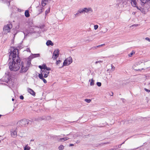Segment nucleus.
<instances>
[{"mask_svg": "<svg viewBox=\"0 0 150 150\" xmlns=\"http://www.w3.org/2000/svg\"><path fill=\"white\" fill-rule=\"evenodd\" d=\"M18 50L15 48L9 52V59L12 58V62H9L8 66L10 70L16 71L19 69L21 67L20 59L18 56Z\"/></svg>", "mask_w": 150, "mask_h": 150, "instance_id": "f257e3e1", "label": "nucleus"}, {"mask_svg": "<svg viewBox=\"0 0 150 150\" xmlns=\"http://www.w3.org/2000/svg\"><path fill=\"white\" fill-rule=\"evenodd\" d=\"M31 65V60L30 59L25 60L24 62L21 63V67L20 72L25 73L27 71Z\"/></svg>", "mask_w": 150, "mask_h": 150, "instance_id": "f03ea898", "label": "nucleus"}, {"mask_svg": "<svg viewBox=\"0 0 150 150\" xmlns=\"http://www.w3.org/2000/svg\"><path fill=\"white\" fill-rule=\"evenodd\" d=\"M31 122L25 119H23L18 121L17 123V127L18 126L21 127H25L28 125L29 124H30Z\"/></svg>", "mask_w": 150, "mask_h": 150, "instance_id": "7ed1b4c3", "label": "nucleus"}, {"mask_svg": "<svg viewBox=\"0 0 150 150\" xmlns=\"http://www.w3.org/2000/svg\"><path fill=\"white\" fill-rule=\"evenodd\" d=\"M12 28V25L11 23L4 25L3 28L4 34H6L10 32Z\"/></svg>", "mask_w": 150, "mask_h": 150, "instance_id": "20e7f679", "label": "nucleus"}, {"mask_svg": "<svg viewBox=\"0 0 150 150\" xmlns=\"http://www.w3.org/2000/svg\"><path fill=\"white\" fill-rule=\"evenodd\" d=\"M17 127L11 129V135L12 137H15L17 136Z\"/></svg>", "mask_w": 150, "mask_h": 150, "instance_id": "39448f33", "label": "nucleus"}, {"mask_svg": "<svg viewBox=\"0 0 150 150\" xmlns=\"http://www.w3.org/2000/svg\"><path fill=\"white\" fill-rule=\"evenodd\" d=\"M72 62V58L71 57H68L64 61L63 64L64 65H69Z\"/></svg>", "mask_w": 150, "mask_h": 150, "instance_id": "423d86ee", "label": "nucleus"}, {"mask_svg": "<svg viewBox=\"0 0 150 150\" xmlns=\"http://www.w3.org/2000/svg\"><path fill=\"white\" fill-rule=\"evenodd\" d=\"M59 53V49H57L55 50L53 54L52 58L54 60L56 59L58 57Z\"/></svg>", "mask_w": 150, "mask_h": 150, "instance_id": "0eeeda50", "label": "nucleus"}, {"mask_svg": "<svg viewBox=\"0 0 150 150\" xmlns=\"http://www.w3.org/2000/svg\"><path fill=\"white\" fill-rule=\"evenodd\" d=\"M49 73V71L44 70L42 71L40 74H42L43 76L44 75V77L46 78L48 76Z\"/></svg>", "mask_w": 150, "mask_h": 150, "instance_id": "6e6552de", "label": "nucleus"}, {"mask_svg": "<svg viewBox=\"0 0 150 150\" xmlns=\"http://www.w3.org/2000/svg\"><path fill=\"white\" fill-rule=\"evenodd\" d=\"M50 119V116H47L46 117L45 116H42V117H39L37 118V121L42 120H49Z\"/></svg>", "mask_w": 150, "mask_h": 150, "instance_id": "1a4fd4ad", "label": "nucleus"}, {"mask_svg": "<svg viewBox=\"0 0 150 150\" xmlns=\"http://www.w3.org/2000/svg\"><path fill=\"white\" fill-rule=\"evenodd\" d=\"M132 5L134 7H137V1L138 0H130Z\"/></svg>", "mask_w": 150, "mask_h": 150, "instance_id": "9d476101", "label": "nucleus"}, {"mask_svg": "<svg viewBox=\"0 0 150 150\" xmlns=\"http://www.w3.org/2000/svg\"><path fill=\"white\" fill-rule=\"evenodd\" d=\"M28 91L30 94L33 95V96H35V92L31 89L28 88Z\"/></svg>", "mask_w": 150, "mask_h": 150, "instance_id": "9b49d317", "label": "nucleus"}, {"mask_svg": "<svg viewBox=\"0 0 150 150\" xmlns=\"http://www.w3.org/2000/svg\"><path fill=\"white\" fill-rule=\"evenodd\" d=\"M126 0H119L117 1V4L118 6H120V5H122L125 2Z\"/></svg>", "mask_w": 150, "mask_h": 150, "instance_id": "f8f14e48", "label": "nucleus"}, {"mask_svg": "<svg viewBox=\"0 0 150 150\" xmlns=\"http://www.w3.org/2000/svg\"><path fill=\"white\" fill-rule=\"evenodd\" d=\"M38 76L40 79L42 80L45 83H47L46 80L43 77V76L42 74H39Z\"/></svg>", "mask_w": 150, "mask_h": 150, "instance_id": "ddd939ff", "label": "nucleus"}, {"mask_svg": "<svg viewBox=\"0 0 150 150\" xmlns=\"http://www.w3.org/2000/svg\"><path fill=\"white\" fill-rule=\"evenodd\" d=\"M85 12L87 13H91L93 11L92 9L91 8H85Z\"/></svg>", "mask_w": 150, "mask_h": 150, "instance_id": "4468645a", "label": "nucleus"}, {"mask_svg": "<svg viewBox=\"0 0 150 150\" xmlns=\"http://www.w3.org/2000/svg\"><path fill=\"white\" fill-rule=\"evenodd\" d=\"M46 44L47 46H53L54 45L53 43L50 40H47L46 43Z\"/></svg>", "mask_w": 150, "mask_h": 150, "instance_id": "2eb2a0df", "label": "nucleus"}, {"mask_svg": "<svg viewBox=\"0 0 150 150\" xmlns=\"http://www.w3.org/2000/svg\"><path fill=\"white\" fill-rule=\"evenodd\" d=\"M136 8H137V9L139 10L142 13H145V11L144 9L143 8H142L141 7L139 8V7L138 6H137L136 7Z\"/></svg>", "mask_w": 150, "mask_h": 150, "instance_id": "dca6fc26", "label": "nucleus"}, {"mask_svg": "<svg viewBox=\"0 0 150 150\" xmlns=\"http://www.w3.org/2000/svg\"><path fill=\"white\" fill-rule=\"evenodd\" d=\"M25 15L26 17H28L30 16V14L28 10H26L25 12Z\"/></svg>", "mask_w": 150, "mask_h": 150, "instance_id": "f3484780", "label": "nucleus"}, {"mask_svg": "<svg viewBox=\"0 0 150 150\" xmlns=\"http://www.w3.org/2000/svg\"><path fill=\"white\" fill-rule=\"evenodd\" d=\"M30 147L29 146L28 144L26 145L24 147V150H30Z\"/></svg>", "mask_w": 150, "mask_h": 150, "instance_id": "a211bd4d", "label": "nucleus"}, {"mask_svg": "<svg viewBox=\"0 0 150 150\" xmlns=\"http://www.w3.org/2000/svg\"><path fill=\"white\" fill-rule=\"evenodd\" d=\"M3 2L4 1V2H6L7 4H8V5L9 6L10 5V2L11 1V0H1Z\"/></svg>", "mask_w": 150, "mask_h": 150, "instance_id": "6ab92c4d", "label": "nucleus"}, {"mask_svg": "<svg viewBox=\"0 0 150 150\" xmlns=\"http://www.w3.org/2000/svg\"><path fill=\"white\" fill-rule=\"evenodd\" d=\"M38 11L39 12V14H40L43 11H42V10H43L42 7H38Z\"/></svg>", "mask_w": 150, "mask_h": 150, "instance_id": "aec40b11", "label": "nucleus"}, {"mask_svg": "<svg viewBox=\"0 0 150 150\" xmlns=\"http://www.w3.org/2000/svg\"><path fill=\"white\" fill-rule=\"evenodd\" d=\"M64 146L63 145H61L58 147V149L59 150H62L64 149Z\"/></svg>", "mask_w": 150, "mask_h": 150, "instance_id": "412c9836", "label": "nucleus"}, {"mask_svg": "<svg viewBox=\"0 0 150 150\" xmlns=\"http://www.w3.org/2000/svg\"><path fill=\"white\" fill-rule=\"evenodd\" d=\"M135 53V52L134 51H132V52L130 53L129 55V57H131Z\"/></svg>", "mask_w": 150, "mask_h": 150, "instance_id": "4be33fe9", "label": "nucleus"}, {"mask_svg": "<svg viewBox=\"0 0 150 150\" xmlns=\"http://www.w3.org/2000/svg\"><path fill=\"white\" fill-rule=\"evenodd\" d=\"M105 45V44H102L100 45L97 46H96V47H93V49H94V48H95V49H96L97 47H102L103 46H104Z\"/></svg>", "mask_w": 150, "mask_h": 150, "instance_id": "5701e85b", "label": "nucleus"}, {"mask_svg": "<svg viewBox=\"0 0 150 150\" xmlns=\"http://www.w3.org/2000/svg\"><path fill=\"white\" fill-rule=\"evenodd\" d=\"M5 78L6 79V80L5 81L6 82L8 83V82L9 81V79L8 76H6L5 77Z\"/></svg>", "mask_w": 150, "mask_h": 150, "instance_id": "b1692460", "label": "nucleus"}, {"mask_svg": "<svg viewBox=\"0 0 150 150\" xmlns=\"http://www.w3.org/2000/svg\"><path fill=\"white\" fill-rule=\"evenodd\" d=\"M79 12L80 13H82L83 12H85V10L84 8L83 9H80L79 10Z\"/></svg>", "mask_w": 150, "mask_h": 150, "instance_id": "393cba45", "label": "nucleus"}, {"mask_svg": "<svg viewBox=\"0 0 150 150\" xmlns=\"http://www.w3.org/2000/svg\"><path fill=\"white\" fill-rule=\"evenodd\" d=\"M94 81L93 79H92L91 80V81L90 83V85L91 86H93L94 85Z\"/></svg>", "mask_w": 150, "mask_h": 150, "instance_id": "a878e982", "label": "nucleus"}, {"mask_svg": "<svg viewBox=\"0 0 150 150\" xmlns=\"http://www.w3.org/2000/svg\"><path fill=\"white\" fill-rule=\"evenodd\" d=\"M46 65L45 64H43L42 65V69L43 70H44L46 68Z\"/></svg>", "mask_w": 150, "mask_h": 150, "instance_id": "bb28decb", "label": "nucleus"}, {"mask_svg": "<svg viewBox=\"0 0 150 150\" xmlns=\"http://www.w3.org/2000/svg\"><path fill=\"white\" fill-rule=\"evenodd\" d=\"M84 100L85 101L88 103H89L91 101V99H85Z\"/></svg>", "mask_w": 150, "mask_h": 150, "instance_id": "cd10ccee", "label": "nucleus"}, {"mask_svg": "<svg viewBox=\"0 0 150 150\" xmlns=\"http://www.w3.org/2000/svg\"><path fill=\"white\" fill-rule=\"evenodd\" d=\"M80 13L79 12V10H78L76 14H75V16L76 17L79 16L80 15Z\"/></svg>", "mask_w": 150, "mask_h": 150, "instance_id": "c85d7f7f", "label": "nucleus"}, {"mask_svg": "<svg viewBox=\"0 0 150 150\" xmlns=\"http://www.w3.org/2000/svg\"><path fill=\"white\" fill-rule=\"evenodd\" d=\"M64 139V141H65L69 139L70 138L68 137H65L62 138Z\"/></svg>", "mask_w": 150, "mask_h": 150, "instance_id": "c756f323", "label": "nucleus"}, {"mask_svg": "<svg viewBox=\"0 0 150 150\" xmlns=\"http://www.w3.org/2000/svg\"><path fill=\"white\" fill-rule=\"evenodd\" d=\"M111 67L112 70L113 71H114L115 69V67L114 66H113L112 64L111 65Z\"/></svg>", "mask_w": 150, "mask_h": 150, "instance_id": "7c9ffc66", "label": "nucleus"}, {"mask_svg": "<svg viewBox=\"0 0 150 150\" xmlns=\"http://www.w3.org/2000/svg\"><path fill=\"white\" fill-rule=\"evenodd\" d=\"M33 56L35 57H38L40 56V54H34Z\"/></svg>", "mask_w": 150, "mask_h": 150, "instance_id": "2f4dec72", "label": "nucleus"}, {"mask_svg": "<svg viewBox=\"0 0 150 150\" xmlns=\"http://www.w3.org/2000/svg\"><path fill=\"white\" fill-rule=\"evenodd\" d=\"M96 84L99 87L101 85V83L100 82H97L96 83Z\"/></svg>", "mask_w": 150, "mask_h": 150, "instance_id": "473e14b6", "label": "nucleus"}, {"mask_svg": "<svg viewBox=\"0 0 150 150\" xmlns=\"http://www.w3.org/2000/svg\"><path fill=\"white\" fill-rule=\"evenodd\" d=\"M98 27V25H96L94 26V29L95 30L97 29Z\"/></svg>", "mask_w": 150, "mask_h": 150, "instance_id": "72a5a7b5", "label": "nucleus"}, {"mask_svg": "<svg viewBox=\"0 0 150 150\" xmlns=\"http://www.w3.org/2000/svg\"><path fill=\"white\" fill-rule=\"evenodd\" d=\"M50 8L49 9H48V10H47L46 11H45V14H47L48 13H49V12H50Z\"/></svg>", "mask_w": 150, "mask_h": 150, "instance_id": "f704fd0d", "label": "nucleus"}, {"mask_svg": "<svg viewBox=\"0 0 150 150\" xmlns=\"http://www.w3.org/2000/svg\"><path fill=\"white\" fill-rule=\"evenodd\" d=\"M58 141L59 142H64V141L63 139L62 138L59 139Z\"/></svg>", "mask_w": 150, "mask_h": 150, "instance_id": "c9c22d12", "label": "nucleus"}, {"mask_svg": "<svg viewBox=\"0 0 150 150\" xmlns=\"http://www.w3.org/2000/svg\"><path fill=\"white\" fill-rule=\"evenodd\" d=\"M41 69V71H40V73L43 70L42 69V66H41V65H40V66H38Z\"/></svg>", "mask_w": 150, "mask_h": 150, "instance_id": "e433bc0d", "label": "nucleus"}, {"mask_svg": "<svg viewBox=\"0 0 150 150\" xmlns=\"http://www.w3.org/2000/svg\"><path fill=\"white\" fill-rule=\"evenodd\" d=\"M41 69V71H40V73L43 70L42 69V66H41V65H40V66H38Z\"/></svg>", "mask_w": 150, "mask_h": 150, "instance_id": "4c0bfd02", "label": "nucleus"}, {"mask_svg": "<svg viewBox=\"0 0 150 150\" xmlns=\"http://www.w3.org/2000/svg\"><path fill=\"white\" fill-rule=\"evenodd\" d=\"M45 70L49 71L51 70V68L50 67H46V68Z\"/></svg>", "mask_w": 150, "mask_h": 150, "instance_id": "58836bf2", "label": "nucleus"}, {"mask_svg": "<svg viewBox=\"0 0 150 150\" xmlns=\"http://www.w3.org/2000/svg\"><path fill=\"white\" fill-rule=\"evenodd\" d=\"M61 62V61L60 60H57V62H56V64L57 65H58Z\"/></svg>", "mask_w": 150, "mask_h": 150, "instance_id": "ea45409f", "label": "nucleus"}, {"mask_svg": "<svg viewBox=\"0 0 150 150\" xmlns=\"http://www.w3.org/2000/svg\"><path fill=\"white\" fill-rule=\"evenodd\" d=\"M144 90L145 91H146L147 92H150V90H148L146 88H144Z\"/></svg>", "mask_w": 150, "mask_h": 150, "instance_id": "a19ab883", "label": "nucleus"}, {"mask_svg": "<svg viewBox=\"0 0 150 150\" xmlns=\"http://www.w3.org/2000/svg\"><path fill=\"white\" fill-rule=\"evenodd\" d=\"M20 98L21 100H23L24 99V97L23 96L21 95L20 96Z\"/></svg>", "mask_w": 150, "mask_h": 150, "instance_id": "79ce46f5", "label": "nucleus"}, {"mask_svg": "<svg viewBox=\"0 0 150 150\" xmlns=\"http://www.w3.org/2000/svg\"><path fill=\"white\" fill-rule=\"evenodd\" d=\"M145 40L150 42V39L148 37L146 38H145Z\"/></svg>", "mask_w": 150, "mask_h": 150, "instance_id": "37998d69", "label": "nucleus"}, {"mask_svg": "<svg viewBox=\"0 0 150 150\" xmlns=\"http://www.w3.org/2000/svg\"><path fill=\"white\" fill-rule=\"evenodd\" d=\"M26 51L28 52H30V49L28 48H27L26 49Z\"/></svg>", "mask_w": 150, "mask_h": 150, "instance_id": "c03bdc74", "label": "nucleus"}, {"mask_svg": "<svg viewBox=\"0 0 150 150\" xmlns=\"http://www.w3.org/2000/svg\"><path fill=\"white\" fill-rule=\"evenodd\" d=\"M103 62L102 61H96V64H97V63H98L99 62Z\"/></svg>", "mask_w": 150, "mask_h": 150, "instance_id": "a18cd8bd", "label": "nucleus"}, {"mask_svg": "<svg viewBox=\"0 0 150 150\" xmlns=\"http://www.w3.org/2000/svg\"><path fill=\"white\" fill-rule=\"evenodd\" d=\"M108 30V29L107 28H105V29L104 32H106Z\"/></svg>", "mask_w": 150, "mask_h": 150, "instance_id": "49530a36", "label": "nucleus"}, {"mask_svg": "<svg viewBox=\"0 0 150 150\" xmlns=\"http://www.w3.org/2000/svg\"><path fill=\"white\" fill-rule=\"evenodd\" d=\"M58 137V136H56V135H55L54 136V137L55 138H56V139H57V138Z\"/></svg>", "mask_w": 150, "mask_h": 150, "instance_id": "de8ad7c7", "label": "nucleus"}, {"mask_svg": "<svg viewBox=\"0 0 150 150\" xmlns=\"http://www.w3.org/2000/svg\"><path fill=\"white\" fill-rule=\"evenodd\" d=\"M74 146V144H70L69 145V146Z\"/></svg>", "mask_w": 150, "mask_h": 150, "instance_id": "09e8293b", "label": "nucleus"}, {"mask_svg": "<svg viewBox=\"0 0 150 150\" xmlns=\"http://www.w3.org/2000/svg\"><path fill=\"white\" fill-rule=\"evenodd\" d=\"M133 68L134 69V70H136L137 71H138V70H140L139 69H135L134 68V66H133Z\"/></svg>", "mask_w": 150, "mask_h": 150, "instance_id": "8fccbe9b", "label": "nucleus"}, {"mask_svg": "<svg viewBox=\"0 0 150 150\" xmlns=\"http://www.w3.org/2000/svg\"><path fill=\"white\" fill-rule=\"evenodd\" d=\"M135 12H133L132 13V14H133V15H135Z\"/></svg>", "mask_w": 150, "mask_h": 150, "instance_id": "3c124183", "label": "nucleus"}, {"mask_svg": "<svg viewBox=\"0 0 150 150\" xmlns=\"http://www.w3.org/2000/svg\"><path fill=\"white\" fill-rule=\"evenodd\" d=\"M139 64H139V62H138V63H137L136 64H137V65H138Z\"/></svg>", "mask_w": 150, "mask_h": 150, "instance_id": "603ef678", "label": "nucleus"}, {"mask_svg": "<svg viewBox=\"0 0 150 150\" xmlns=\"http://www.w3.org/2000/svg\"><path fill=\"white\" fill-rule=\"evenodd\" d=\"M112 95H111V96H113V92H112Z\"/></svg>", "mask_w": 150, "mask_h": 150, "instance_id": "864d4df0", "label": "nucleus"}, {"mask_svg": "<svg viewBox=\"0 0 150 150\" xmlns=\"http://www.w3.org/2000/svg\"><path fill=\"white\" fill-rule=\"evenodd\" d=\"M12 101H13L14 100V99L12 98Z\"/></svg>", "mask_w": 150, "mask_h": 150, "instance_id": "5fc2aeb1", "label": "nucleus"}, {"mask_svg": "<svg viewBox=\"0 0 150 150\" xmlns=\"http://www.w3.org/2000/svg\"><path fill=\"white\" fill-rule=\"evenodd\" d=\"M123 6H123V5H122V6H121V7H123Z\"/></svg>", "mask_w": 150, "mask_h": 150, "instance_id": "6e6d98bb", "label": "nucleus"}, {"mask_svg": "<svg viewBox=\"0 0 150 150\" xmlns=\"http://www.w3.org/2000/svg\"><path fill=\"white\" fill-rule=\"evenodd\" d=\"M2 116L1 115H0V117H1V116Z\"/></svg>", "mask_w": 150, "mask_h": 150, "instance_id": "4d7b16f0", "label": "nucleus"}, {"mask_svg": "<svg viewBox=\"0 0 150 150\" xmlns=\"http://www.w3.org/2000/svg\"><path fill=\"white\" fill-rule=\"evenodd\" d=\"M1 140H0V143H1Z\"/></svg>", "mask_w": 150, "mask_h": 150, "instance_id": "13d9d810", "label": "nucleus"}, {"mask_svg": "<svg viewBox=\"0 0 150 150\" xmlns=\"http://www.w3.org/2000/svg\"><path fill=\"white\" fill-rule=\"evenodd\" d=\"M143 146V145H142L141 146H140V147L142 146Z\"/></svg>", "mask_w": 150, "mask_h": 150, "instance_id": "bf43d9fd", "label": "nucleus"}]
</instances>
